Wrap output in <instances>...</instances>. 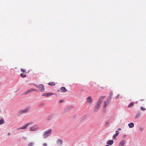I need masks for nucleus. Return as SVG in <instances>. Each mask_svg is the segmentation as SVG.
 Listing matches in <instances>:
<instances>
[{"mask_svg": "<svg viewBox=\"0 0 146 146\" xmlns=\"http://www.w3.org/2000/svg\"><path fill=\"white\" fill-rule=\"evenodd\" d=\"M128 126L129 128H132L134 126V124L133 123H131L128 124Z\"/></svg>", "mask_w": 146, "mask_h": 146, "instance_id": "15", "label": "nucleus"}, {"mask_svg": "<svg viewBox=\"0 0 146 146\" xmlns=\"http://www.w3.org/2000/svg\"><path fill=\"white\" fill-rule=\"evenodd\" d=\"M104 97H101L97 102L94 110V111L97 112L99 110L101 105L104 100Z\"/></svg>", "mask_w": 146, "mask_h": 146, "instance_id": "1", "label": "nucleus"}, {"mask_svg": "<svg viewBox=\"0 0 146 146\" xmlns=\"http://www.w3.org/2000/svg\"><path fill=\"white\" fill-rule=\"evenodd\" d=\"M43 146H47V145L46 143H44L43 144Z\"/></svg>", "mask_w": 146, "mask_h": 146, "instance_id": "29", "label": "nucleus"}, {"mask_svg": "<svg viewBox=\"0 0 146 146\" xmlns=\"http://www.w3.org/2000/svg\"><path fill=\"white\" fill-rule=\"evenodd\" d=\"M7 135L8 136H9L10 135V134L9 133H7Z\"/></svg>", "mask_w": 146, "mask_h": 146, "instance_id": "31", "label": "nucleus"}, {"mask_svg": "<svg viewBox=\"0 0 146 146\" xmlns=\"http://www.w3.org/2000/svg\"><path fill=\"white\" fill-rule=\"evenodd\" d=\"M118 130L120 131L121 130V128H119L118 129Z\"/></svg>", "mask_w": 146, "mask_h": 146, "instance_id": "34", "label": "nucleus"}, {"mask_svg": "<svg viewBox=\"0 0 146 146\" xmlns=\"http://www.w3.org/2000/svg\"><path fill=\"white\" fill-rule=\"evenodd\" d=\"M54 94V93H45L42 94L43 96H52Z\"/></svg>", "mask_w": 146, "mask_h": 146, "instance_id": "9", "label": "nucleus"}, {"mask_svg": "<svg viewBox=\"0 0 146 146\" xmlns=\"http://www.w3.org/2000/svg\"><path fill=\"white\" fill-rule=\"evenodd\" d=\"M137 103V102H135V103Z\"/></svg>", "mask_w": 146, "mask_h": 146, "instance_id": "38", "label": "nucleus"}, {"mask_svg": "<svg viewBox=\"0 0 146 146\" xmlns=\"http://www.w3.org/2000/svg\"><path fill=\"white\" fill-rule=\"evenodd\" d=\"M38 129V128L36 125H34L31 127L29 129L31 131H34Z\"/></svg>", "mask_w": 146, "mask_h": 146, "instance_id": "8", "label": "nucleus"}, {"mask_svg": "<svg viewBox=\"0 0 146 146\" xmlns=\"http://www.w3.org/2000/svg\"><path fill=\"white\" fill-rule=\"evenodd\" d=\"M34 85L36 87L38 88L40 92H43L44 91L45 88H44V86L42 84H40L38 85V86L35 84H34Z\"/></svg>", "mask_w": 146, "mask_h": 146, "instance_id": "3", "label": "nucleus"}, {"mask_svg": "<svg viewBox=\"0 0 146 146\" xmlns=\"http://www.w3.org/2000/svg\"><path fill=\"white\" fill-rule=\"evenodd\" d=\"M48 84L50 86H54L55 85V83L54 82H49Z\"/></svg>", "mask_w": 146, "mask_h": 146, "instance_id": "18", "label": "nucleus"}, {"mask_svg": "<svg viewBox=\"0 0 146 146\" xmlns=\"http://www.w3.org/2000/svg\"><path fill=\"white\" fill-rule=\"evenodd\" d=\"M4 122V120L3 119H0V125L3 124Z\"/></svg>", "mask_w": 146, "mask_h": 146, "instance_id": "19", "label": "nucleus"}, {"mask_svg": "<svg viewBox=\"0 0 146 146\" xmlns=\"http://www.w3.org/2000/svg\"><path fill=\"white\" fill-rule=\"evenodd\" d=\"M144 99H141V100H140V101H144Z\"/></svg>", "mask_w": 146, "mask_h": 146, "instance_id": "35", "label": "nucleus"}, {"mask_svg": "<svg viewBox=\"0 0 146 146\" xmlns=\"http://www.w3.org/2000/svg\"><path fill=\"white\" fill-rule=\"evenodd\" d=\"M32 122H31L30 123H27L25 124V125L23 126V127H19V129H26L28 126L31 124H32Z\"/></svg>", "mask_w": 146, "mask_h": 146, "instance_id": "6", "label": "nucleus"}, {"mask_svg": "<svg viewBox=\"0 0 146 146\" xmlns=\"http://www.w3.org/2000/svg\"><path fill=\"white\" fill-rule=\"evenodd\" d=\"M52 116L51 115H50V116H48V117H47V119L48 121H49L52 118Z\"/></svg>", "mask_w": 146, "mask_h": 146, "instance_id": "21", "label": "nucleus"}, {"mask_svg": "<svg viewBox=\"0 0 146 146\" xmlns=\"http://www.w3.org/2000/svg\"><path fill=\"white\" fill-rule=\"evenodd\" d=\"M58 92H59V91H60L59 90H58Z\"/></svg>", "mask_w": 146, "mask_h": 146, "instance_id": "37", "label": "nucleus"}, {"mask_svg": "<svg viewBox=\"0 0 146 146\" xmlns=\"http://www.w3.org/2000/svg\"><path fill=\"white\" fill-rule=\"evenodd\" d=\"M126 137V135H123V138H125V137Z\"/></svg>", "mask_w": 146, "mask_h": 146, "instance_id": "30", "label": "nucleus"}, {"mask_svg": "<svg viewBox=\"0 0 146 146\" xmlns=\"http://www.w3.org/2000/svg\"><path fill=\"white\" fill-rule=\"evenodd\" d=\"M113 143V140H109L106 142L107 144L109 145H112Z\"/></svg>", "mask_w": 146, "mask_h": 146, "instance_id": "14", "label": "nucleus"}, {"mask_svg": "<svg viewBox=\"0 0 146 146\" xmlns=\"http://www.w3.org/2000/svg\"><path fill=\"white\" fill-rule=\"evenodd\" d=\"M52 130L51 129H49L45 131L42 135V137L43 138L46 139L50 136L52 133Z\"/></svg>", "mask_w": 146, "mask_h": 146, "instance_id": "2", "label": "nucleus"}, {"mask_svg": "<svg viewBox=\"0 0 146 146\" xmlns=\"http://www.w3.org/2000/svg\"><path fill=\"white\" fill-rule=\"evenodd\" d=\"M140 130L141 131H142V130H143V128H140Z\"/></svg>", "mask_w": 146, "mask_h": 146, "instance_id": "32", "label": "nucleus"}, {"mask_svg": "<svg viewBox=\"0 0 146 146\" xmlns=\"http://www.w3.org/2000/svg\"><path fill=\"white\" fill-rule=\"evenodd\" d=\"M140 108L141 110L143 111H144L146 110L145 108L143 107H141Z\"/></svg>", "mask_w": 146, "mask_h": 146, "instance_id": "25", "label": "nucleus"}, {"mask_svg": "<svg viewBox=\"0 0 146 146\" xmlns=\"http://www.w3.org/2000/svg\"><path fill=\"white\" fill-rule=\"evenodd\" d=\"M134 102H131L130 104L128 106V108H130L133 106L134 105Z\"/></svg>", "mask_w": 146, "mask_h": 146, "instance_id": "20", "label": "nucleus"}, {"mask_svg": "<svg viewBox=\"0 0 146 146\" xmlns=\"http://www.w3.org/2000/svg\"><path fill=\"white\" fill-rule=\"evenodd\" d=\"M30 109L29 107H28L25 109L21 110L19 111V114H21L23 113H26L29 111Z\"/></svg>", "mask_w": 146, "mask_h": 146, "instance_id": "7", "label": "nucleus"}, {"mask_svg": "<svg viewBox=\"0 0 146 146\" xmlns=\"http://www.w3.org/2000/svg\"><path fill=\"white\" fill-rule=\"evenodd\" d=\"M60 90L62 92H66L67 90L64 87H62L60 88Z\"/></svg>", "mask_w": 146, "mask_h": 146, "instance_id": "13", "label": "nucleus"}, {"mask_svg": "<svg viewBox=\"0 0 146 146\" xmlns=\"http://www.w3.org/2000/svg\"><path fill=\"white\" fill-rule=\"evenodd\" d=\"M73 107V106H68V107H67V108H66V109L68 111V110H70L71 109H72Z\"/></svg>", "mask_w": 146, "mask_h": 146, "instance_id": "22", "label": "nucleus"}, {"mask_svg": "<svg viewBox=\"0 0 146 146\" xmlns=\"http://www.w3.org/2000/svg\"><path fill=\"white\" fill-rule=\"evenodd\" d=\"M87 117V115H85L83 117H82V119H86Z\"/></svg>", "mask_w": 146, "mask_h": 146, "instance_id": "27", "label": "nucleus"}, {"mask_svg": "<svg viewBox=\"0 0 146 146\" xmlns=\"http://www.w3.org/2000/svg\"><path fill=\"white\" fill-rule=\"evenodd\" d=\"M111 98V97L109 96L107 101L104 103V108H105L107 105H109L110 103V100Z\"/></svg>", "mask_w": 146, "mask_h": 146, "instance_id": "5", "label": "nucleus"}, {"mask_svg": "<svg viewBox=\"0 0 146 146\" xmlns=\"http://www.w3.org/2000/svg\"><path fill=\"white\" fill-rule=\"evenodd\" d=\"M125 143V142L123 140L121 141L119 144V146H123Z\"/></svg>", "mask_w": 146, "mask_h": 146, "instance_id": "16", "label": "nucleus"}, {"mask_svg": "<svg viewBox=\"0 0 146 146\" xmlns=\"http://www.w3.org/2000/svg\"><path fill=\"white\" fill-rule=\"evenodd\" d=\"M34 145V143L33 142H30L28 145V146H33Z\"/></svg>", "mask_w": 146, "mask_h": 146, "instance_id": "23", "label": "nucleus"}, {"mask_svg": "<svg viewBox=\"0 0 146 146\" xmlns=\"http://www.w3.org/2000/svg\"><path fill=\"white\" fill-rule=\"evenodd\" d=\"M140 116V114L138 113L135 116V118H137L139 117Z\"/></svg>", "mask_w": 146, "mask_h": 146, "instance_id": "24", "label": "nucleus"}, {"mask_svg": "<svg viewBox=\"0 0 146 146\" xmlns=\"http://www.w3.org/2000/svg\"><path fill=\"white\" fill-rule=\"evenodd\" d=\"M62 101H62V100H60V103H61L62 102Z\"/></svg>", "mask_w": 146, "mask_h": 146, "instance_id": "33", "label": "nucleus"}, {"mask_svg": "<svg viewBox=\"0 0 146 146\" xmlns=\"http://www.w3.org/2000/svg\"><path fill=\"white\" fill-rule=\"evenodd\" d=\"M63 142L62 140L58 139L57 140V144L59 146H61L62 145Z\"/></svg>", "mask_w": 146, "mask_h": 146, "instance_id": "11", "label": "nucleus"}, {"mask_svg": "<svg viewBox=\"0 0 146 146\" xmlns=\"http://www.w3.org/2000/svg\"><path fill=\"white\" fill-rule=\"evenodd\" d=\"M116 133L114 134L113 137V139H116V137L119 134V131H116L115 132Z\"/></svg>", "mask_w": 146, "mask_h": 146, "instance_id": "12", "label": "nucleus"}, {"mask_svg": "<svg viewBox=\"0 0 146 146\" xmlns=\"http://www.w3.org/2000/svg\"><path fill=\"white\" fill-rule=\"evenodd\" d=\"M120 96V94H118L116 96V99H117L119 97V96Z\"/></svg>", "mask_w": 146, "mask_h": 146, "instance_id": "28", "label": "nucleus"}, {"mask_svg": "<svg viewBox=\"0 0 146 146\" xmlns=\"http://www.w3.org/2000/svg\"><path fill=\"white\" fill-rule=\"evenodd\" d=\"M36 91V90L34 89L33 88H31V89H30L29 90H28L27 91H26L25 92V94H29L30 92H31L33 91Z\"/></svg>", "mask_w": 146, "mask_h": 146, "instance_id": "10", "label": "nucleus"}, {"mask_svg": "<svg viewBox=\"0 0 146 146\" xmlns=\"http://www.w3.org/2000/svg\"><path fill=\"white\" fill-rule=\"evenodd\" d=\"M21 71L23 72V73H25V70L23 69H21Z\"/></svg>", "mask_w": 146, "mask_h": 146, "instance_id": "26", "label": "nucleus"}, {"mask_svg": "<svg viewBox=\"0 0 146 146\" xmlns=\"http://www.w3.org/2000/svg\"><path fill=\"white\" fill-rule=\"evenodd\" d=\"M87 102L89 106H91L92 103V100L90 96L88 97L87 99Z\"/></svg>", "mask_w": 146, "mask_h": 146, "instance_id": "4", "label": "nucleus"}, {"mask_svg": "<svg viewBox=\"0 0 146 146\" xmlns=\"http://www.w3.org/2000/svg\"><path fill=\"white\" fill-rule=\"evenodd\" d=\"M21 76L23 78L25 77L26 76V73H22L20 74Z\"/></svg>", "mask_w": 146, "mask_h": 146, "instance_id": "17", "label": "nucleus"}, {"mask_svg": "<svg viewBox=\"0 0 146 146\" xmlns=\"http://www.w3.org/2000/svg\"><path fill=\"white\" fill-rule=\"evenodd\" d=\"M17 92V91H15V92Z\"/></svg>", "mask_w": 146, "mask_h": 146, "instance_id": "36", "label": "nucleus"}]
</instances>
